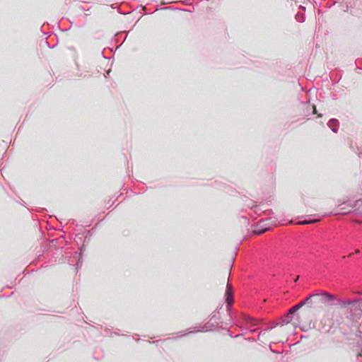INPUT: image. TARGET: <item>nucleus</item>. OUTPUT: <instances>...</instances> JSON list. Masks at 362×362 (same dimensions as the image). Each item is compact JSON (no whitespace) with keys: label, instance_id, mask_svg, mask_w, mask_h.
I'll use <instances>...</instances> for the list:
<instances>
[{"label":"nucleus","instance_id":"1","mask_svg":"<svg viewBox=\"0 0 362 362\" xmlns=\"http://www.w3.org/2000/svg\"><path fill=\"white\" fill-rule=\"evenodd\" d=\"M336 300V305L344 310L347 318L356 320L361 317L362 298L337 299Z\"/></svg>","mask_w":362,"mask_h":362},{"label":"nucleus","instance_id":"2","mask_svg":"<svg viewBox=\"0 0 362 362\" xmlns=\"http://www.w3.org/2000/svg\"><path fill=\"white\" fill-rule=\"evenodd\" d=\"M335 300H337V297L333 294L327 293H322L321 294L313 293L298 303V305H300V308H301L303 305H307L315 309L319 307L320 304L322 303H327L328 305L332 306L334 305V303H332L331 301Z\"/></svg>","mask_w":362,"mask_h":362},{"label":"nucleus","instance_id":"3","mask_svg":"<svg viewBox=\"0 0 362 362\" xmlns=\"http://www.w3.org/2000/svg\"><path fill=\"white\" fill-rule=\"evenodd\" d=\"M218 327L215 325L212 322L209 320L206 322L200 329L197 327L189 328L187 332H180V335L177 337H182L187 334L196 332H212L216 329Z\"/></svg>","mask_w":362,"mask_h":362},{"label":"nucleus","instance_id":"4","mask_svg":"<svg viewBox=\"0 0 362 362\" xmlns=\"http://www.w3.org/2000/svg\"><path fill=\"white\" fill-rule=\"evenodd\" d=\"M350 213H356L355 202L351 201L343 202L334 210V214H347Z\"/></svg>","mask_w":362,"mask_h":362},{"label":"nucleus","instance_id":"5","mask_svg":"<svg viewBox=\"0 0 362 362\" xmlns=\"http://www.w3.org/2000/svg\"><path fill=\"white\" fill-rule=\"evenodd\" d=\"M300 309V305L298 304L291 308L284 316L280 318L281 325H285L290 323L293 320V316L298 310Z\"/></svg>","mask_w":362,"mask_h":362},{"label":"nucleus","instance_id":"6","mask_svg":"<svg viewBox=\"0 0 362 362\" xmlns=\"http://www.w3.org/2000/svg\"><path fill=\"white\" fill-rule=\"evenodd\" d=\"M272 221L268 218L264 221H260L259 224L256 229L253 230L255 235H261L271 228Z\"/></svg>","mask_w":362,"mask_h":362},{"label":"nucleus","instance_id":"7","mask_svg":"<svg viewBox=\"0 0 362 362\" xmlns=\"http://www.w3.org/2000/svg\"><path fill=\"white\" fill-rule=\"evenodd\" d=\"M226 303L227 304L228 309H230L231 305L234 302L233 299V291L232 286L228 283L226 288L225 292Z\"/></svg>","mask_w":362,"mask_h":362},{"label":"nucleus","instance_id":"8","mask_svg":"<svg viewBox=\"0 0 362 362\" xmlns=\"http://www.w3.org/2000/svg\"><path fill=\"white\" fill-rule=\"evenodd\" d=\"M223 305H221L219 308H217L210 315L209 320L212 322L215 325L218 327L219 322H221V315L219 310L222 308Z\"/></svg>","mask_w":362,"mask_h":362},{"label":"nucleus","instance_id":"9","mask_svg":"<svg viewBox=\"0 0 362 362\" xmlns=\"http://www.w3.org/2000/svg\"><path fill=\"white\" fill-rule=\"evenodd\" d=\"M355 211L356 214L362 215V199L355 202Z\"/></svg>","mask_w":362,"mask_h":362},{"label":"nucleus","instance_id":"10","mask_svg":"<svg viewBox=\"0 0 362 362\" xmlns=\"http://www.w3.org/2000/svg\"><path fill=\"white\" fill-rule=\"evenodd\" d=\"M339 122L337 119H334V118H332V119H330L327 123V126L331 129V130L334 132V133H337V129L335 128V127H332V124H338Z\"/></svg>","mask_w":362,"mask_h":362},{"label":"nucleus","instance_id":"11","mask_svg":"<svg viewBox=\"0 0 362 362\" xmlns=\"http://www.w3.org/2000/svg\"><path fill=\"white\" fill-rule=\"evenodd\" d=\"M317 221V220H316V219L309 218V219H305L304 221H299L298 223L300 224V225H306V224L314 223H316Z\"/></svg>","mask_w":362,"mask_h":362},{"label":"nucleus","instance_id":"12","mask_svg":"<svg viewBox=\"0 0 362 362\" xmlns=\"http://www.w3.org/2000/svg\"><path fill=\"white\" fill-rule=\"evenodd\" d=\"M243 319H244V320H245L247 322H254L256 321L255 319L252 318L251 317L247 316V315H244Z\"/></svg>","mask_w":362,"mask_h":362},{"label":"nucleus","instance_id":"13","mask_svg":"<svg viewBox=\"0 0 362 362\" xmlns=\"http://www.w3.org/2000/svg\"><path fill=\"white\" fill-rule=\"evenodd\" d=\"M272 329V327H269L267 329H263V330H261L258 337H257V340H259V338L260 337H262V335L266 333V332L269 331V330H271Z\"/></svg>","mask_w":362,"mask_h":362},{"label":"nucleus","instance_id":"14","mask_svg":"<svg viewBox=\"0 0 362 362\" xmlns=\"http://www.w3.org/2000/svg\"><path fill=\"white\" fill-rule=\"evenodd\" d=\"M296 18L298 21L303 23L305 21V17L303 15L296 14Z\"/></svg>","mask_w":362,"mask_h":362},{"label":"nucleus","instance_id":"15","mask_svg":"<svg viewBox=\"0 0 362 362\" xmlns=\"http://www.w3.org/2000/svg\"><path fill=\"white\" fill-rule=\"evenodd\" d=\"M228 335L230 337H231V338H236V337H240V336H242V335H243V334H238L237 336H233V335L231 334L230 331L229 329H228Z\"/></svg>","mask_w":362,"mask_h":362},{"label":"nucleus","instance_id":"16","mask_svg":"<svg viewBox=\"0 0 362 362\" xmlns=\"http://www.w3.org/2000/svg\"><path fill=\"white\" fill-rule=\"evenodd\" d=\"M250 208L255 207V209H256V211H256V213L257 212V211H261V209H260L257 206H254V205H252V206H250Z\"/></svg>","mask_w":362,"mask_h":362},{"label":"nucleus","instance_id":"17","mask_svg":"<svg viewBox=\"0 0 362 362\" xmlns=\"http://www.w3.org/2000/svg\"><path fill=\"white\" fill-rule=\"evenodd\" d=\"M279 325H281V320H279V322H276L275 324H274V326L272 327V329L276 326H278Z\"/></svg>","mask_w":362,"mask_h":362},{"label":"nucleus","instance_id":"18","mask_svg":"<svg viewBox=\"0 0 362 362\" xmlns=\"http://www.w3.org/2000/svg\"><path fill=\"white\" fill-rule=\"evenodd\" d=\"M313 114H315V113H316V112H317V111H316V107H315V106H314V105H313Z\"/></svg>","mask_w":362,"mask_h":362},{"label":"nucleus","instance_id":"19","mask_svg":"<svg viewBox=\"0 0 362 362\" xmlns=\"http://www.w3.org/2000/svg\"><path fill=\"white\" fill-rule=\"evenodd\" d=\"M248 341H251V342H253V341H255L256 339H255L254 338H250V339H248Z\"/></svg>","mask_w":362,"mask_h":362},{"label":"nucleus","instance_id":"20","mask_svg":"<svg viewBox=\"0 0 362 362\" xmlns=\"http://www.w3.org/2000/svg\"><path fill=\"white\" fill-rule=\"evenodd\" d=\"M255 331H256L255 329H251L249 330V332H252V333L255 332Z\"/></svg>","mask_w":362,"mask_h":362},{"label":"nucleus","instance_id":"21","mask_svg":"<svg viewBox=\"0 0 362 362\" xmlns=\"http://www.w3.org/2000/svg\"><path fill=\"white\" fill-rule=\"evenodd\" d=\"M359 252H359V250H356L355 251V253H356V254H358Z\"/></svg>","mask_w":362,"mask_h":362},{"label":"nucleus","instance_id":"22","mask_svg":"<svg viewBox=\"0 0 362 362\" xmlns=\"http://www.w3.org/2000/svg\"><path fill=\"white\" fill-rule=\"evenodd\" d=\"M298 279H299V276H298V277L296 279L295 281H296V282H297V281H298Z\"/></svg>","mask_w":362,"mask_h":362},{"label":"nucleus","instance_id":"23","mask_svg":"<svg viewBox=\"0 0 362 362\" xmlns=\"http://www.w3.org/2000/svg\"><path fill=\"white\" fill-rule=\"evenodd\" d=\"M245 221H247V218L246 217H243Z\"/></svg>","mask_w":362,"mask_h":362}]
</instances>
